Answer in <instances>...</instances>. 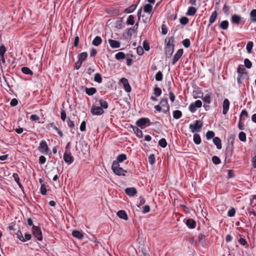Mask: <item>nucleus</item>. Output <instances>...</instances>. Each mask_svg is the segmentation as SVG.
Wrapping results in <instances>:
<instances>
[{"instance_id":"nucleus-7","label":"nucleus","mask_w":256,"mask_h":256,"mask_svg":"<svg viewBox=\"0 0 256 256\" xmlns=\"http://www.w3.org/2000/svg\"><path fill=\"white\" fill-rule=\"evenodd\" d=\"M32 234L38 240L42 241V232L40 226H33Z\"/></svg>"},{"instance_id":"nucleus-35","label":"nucleus","mask_w":256,"mask_h":256,"mask_svg":"<svg viewBox=\"0 0 256 256\" xmlns=\"http://www.w3.org/2000/svg\"><path fill=\"white\" fill-rule=\"evenodd\" d=\"M237 72L238 74L242 75V74H247L246 68L244 67L243 65H239L237 68Z\"/></svg>"},{"instance_id":"nucleus-22","label":"nucleus","mask_w":256,"mask_h":256,"mask_svg":"<svg viewBox=\"0 0 256 256\" xmlns=\"http://www.w3.org/2000/svg\"><path fill=\"white\" fill-rule=\"evenodd\" d=\"M131 128H132L134 134L139 138H142L143 137V134L142 131L136 126L131 125Z\"/></svg>"},{"instance_id":"nucleus-11","label":"nucleus","mask_w":256,"mask_h":256,"mask_svg":"<svg viewBox=\"0 0 256 256\" xmlns=\"http://www.w3.org/2000/svg\"><path fill=\"white\" fill-rule=\"evenodd\" d=\"M64 160L66 162L69 164H72L74 161V158L72 156L70 152L64 153Z\"/></svg>"},{"instance_id":"nucleus-43","label":"nucleus","mask_w":256,"mask_h":256,"mask_svg":"<svg viewBox=\"0 0 256 256\" xmlns=\"http://www.w3.org/2000/svg\"><path fill=\"white\" fill-rule=\"evenodd\" d=\"M94 80L98 83L102 82V78L100 73H96L94 75Z\"/></svg>"},{"instance_id":"nucleus-41","label":"nucleus","mask_w":256,"mask_h":256,"mask_svg":"<svg viewBox=\"0 0 256 256\" xmlns=\"http://www.w3.org/2000/svg\"><path fill=\"white\" fill-rule=\"evenodd\" d=\"M124 27V24L122 20H118L116 22V28L118 29H122Z\"/></svg>"},{"instance_id":"nucleus-42","label":"nucleus","mask_w":256,"mask_h":256,"mask_svg":"<svg viewBox=\"0 0 256 256\" xmlns=\"http://www.w3.org/2000/svg\"><path fill=\"white\" fill-rule=\"evenodd\" d=\"M128 25H133L134 24V17L132 15H130L126 20Z\"/></svg>"},{"instance_id":"nucleus-61","label":"nucleus","mask_w":256,"mask_h":256,"mask_svg":"<svg viewBox=\"0 0 256 256\" xmlns=\"http://www.w3.org/2000/svg\"><path fill=\"white\" fill-rule=\"evenodd\" d=\"M136 52L139 56L142 55L144 53L143 48L140 46H138L136 48Z\"/></svg>"},{"instance_id":"nucleus-56","label":"nucleus","mask_w":256,"mask_h":256,"mask_svg":"<svg viewBox=\"0 0 256 256\" xmlns=\"http://www.w3.org/2000/svg\"><path fill=\"white\" fill-rule=\"evenodd\" d=\"M156 162L155 156L154 154H151L148 156V162L150 164H153Z\"/></svg>"},{"instance_id":"nucleus-60","label":"nucleus","mask_w":256,"mask_h":256,"mask_svg":"<svg viewBox=\"0 0 256 256\" xmlns=\"http://www.w3.org/2000/svg\"><path fill=\"white\" fill-rule=\"evenodd\" d=\"M40 193L42 195H45L46 193V186L44 184H41Z\"/></svg>"},{"instance_id":"nucleus-44","label":"nucleus","mask_w":256,"mask_h":256,"mask_svg":"<svg viewBox=\"0 0 256 256\" xmlns=\"http://www.w3.org/2000/svg\"><path fill=\"white\" fill-rule=\"evenodd\" d=\"M254 44L252 42H249L246 44V49L247 52L248 54H250L252 52V48L253 47Z\"/></svg>"},{"instance_id":"nucleus-37","label":"nucleus","mask_w":256,"mask_h":256,"mask_svg":"<svg viewBox=\"0 0 256 256\" xmlns=\"http://www.w3.org/2000/svg\"><path fill=\"white\" fill-rule=\"evenodd\" d=\"M126 58V54L123 52H118L115 55V58L117 60H122Z\"/></svg>"},{"instance_id":"nucleus-32","label":"nucleus","mask_w":256,"mask_h":256,"mask_svg":"<svg viewBox=\"0 0 256 256\" xmlns=\"http://www.w3.org/2000/svg\"><path fill=\"white\" fill-rule=\"evenodd\" d=\"M228 26H229L228 22L226 20H224L222 21L220 23V24L219 25V27L221 29L225 30L228 29Z\"/></svg>"},{"instance_id":"nucleus-54","label":"nucleus","mask_w":256,"mask_h":256,"mask_svg":"<svg viewBox=\"0 0 256 256\" xmlns=\"http://www.w3.org/2000/svg\"><path fill=\"white\" fill-rule=\"evenodd\" d=\"M182 43L184 46L186 48H188L190 46V42L188 38H186L183 40Z\"/></svg>"},{"instance_id":"nucleus-48","label":"nucleus","mask_w":256,"mask_h":256,"mask_svg":"<svg viewBox=\"0 0 256 256\" xmlns=\"http://www.w3.org/2000/svg\"><path fill=\"white\" fill-rule=\"evenodd\" d=\"M154 94L156 96H159L162 94V90L160 88L157 87L156 86L154 89Z\"/></svg>"},{"instance_id":"nucleus-4","label":"nucleus","mask_w":256,"mask_h":256,"mask_svg":"<svg viewBox=\"0 0 256 256\" xmlns=\"http://www.w3.org/2000/svg\"><path fill=\"white\" fill-rule=\"evenodd\" d=\"M203 126V122L200 120H196L193 124H190L189 128L192 133L199 132Z\"/></svg>"},{"instance_id":"nucleus-8","label":"nucleus","mask_w":256,"mask_h":256,"mask_svg":"<svg viewBox=\"0 0 256 256\" xmlns=\"http://www.w3.org/2000/svg\"><path fill=\"white\" fill-rule=\"evenodd\" d=\"M90 112L94 116H100L104 114V110L101 107L93 104L90 108Z\"/></svg>"},{"instance_id":"nucleus-46","label":"nucleus","mask_w":256,"mask_h":256,"mask_svg":"<svg viewBox=\"0 0 256 256\" xmlns=\"http://www.w3.org/2000/svg\"><path fill=\"white\" fill-rule=\"evenodd\" d=\"M189 21L188 18L186 16H182L180 19V22L182 25H186L188 24Z\"/></svg>"},{"instance_id":"nucleus-59","label":"nucleus","mask_w":256,"mask_h":256,"mask_svg":"<svg viewBox=\"0 0 256 256\" xmlns=\"http://www.w3.org/2000/svg\"><path fill=\"white\" fill-rule=\"evenodd\" d=\"M247 211L250 215H252L253 216L251 217V218L254 220V217L256 216V213L254 212V210L251 208H248L247 209Z\"/></svg>"},{"instance_id":"nucleus-38","label":"nucleus","mask_w":256,"mask_h":256,"mask_svg":"<svg viewBox=\"0 0 256 256\" xmlns=\"http://www.w3.org/2000/svg\"><path fill=\"white\" fill-rule=\"evenodd\" d=\"M137 4L131 5L129 7L125 9L124 12L126 13H132L136 10V8L137 7Z\"/></svg>"},{"instance_id":"nucleus-6","label":"nucleus","mask_w":256,"mask_h":256,"mask_svg":"<svg viewBox=\"0 0 256 256\" xmlns=\"http://www.w3.org/2000/svg\"><path fill=\"white\" fill-rule=\"evenodd\" d=\"M38 150L42 154H48L49 152V148L46 142L44 140L41 141Z\"/></svg>"},{"instance_id":"nucleus-29","label":"nucleus","mask_w":256,"mask_h":256,"mask_svg":"<svg viewBox=\"0 0 256 256\" xmlns=\"http://www.w3.org/2000/svg\"><path fill=\"white\" fill-rule=\"evenodd\" d=\"M102 42V38L99 36H96L95 37V38L93 40L92 42V44L94 45V46H98Z\"/></svg>"},{"instance_id":"nucleus-14","label":"nucleus","mask_w":256,"mask_h":256,"mask_svg":"<svg viewBox=\"0 0 256 256\" xmlns=\"http://www.w3.org/2000/svg\"><path fill=\"white\" fill-rule=\"evenodd\" d=\"M193 97L194 98H201L203 94L201 90V89L198 87H194V89L192 92Z\"/></svg>"},{"instance_id":"nucleus-45","label":"nucleus","mask_w":256,"mask_h":256,"mask_svg":"<svg viewBox=\"0 0 256 256\" xmlns=\"http://www.w3.org/2000/svg\"><path fill=\"white\" fill-rule=\"evenodd\" d=\"M158 144L163 148H165L167 146V142L165 138H162L158 141Z\"/></svg>"},{"instance_id":"nucleus-53","label":"nucleus","mask_w":256,"mask_h":256,"mask_svg":"<svg viewBox=\"0 0 256 256\" xmlns=\"http://www.w3.org/2000/svg\"><path fill=\"white\" fill-rule=\"evenodd\" d=\"M244 66L248 68H250L252 66V63L248 58L244 59Z\"/></svg>"},{"instance_id":"nucleus-5","label":"nucleus","mask_w":256,"mask_h":256,"mask_svg":"<svg viewBox=\"0 0 256 256\" xmlns=\"http://www.w3.org/2000/svg\"><path fill=\"white\" fill-rule=\"evenodd\" d=\"M136 125L141 128H144L146 126L150 125V122L148 118H142L138 119L136 123Z\"/></svg>"},{"instance_id":"nucleus-18","label":"nucleus","mask_w":256,"mask_h":256,"mask_svg":"<svg viewBox=\"0 0 256 256\" xmlns=\"http://www.w3.org/2000/svg\"><path fill=\"white\" fill-rule=\"evenodd\" d=\"M108 41L112 48H119L120 46V43L117 40H114L112 39H109Z\"/></svg>"},{"instance_id":"nucleus-1","label":"nucleus","mask_w":256,"mask_h":256,"mask_svg":"<svg viewBox=\"0 0 256 256\" xmlns=\"http://www.w3.org/2000/svg\"><path fill=\"white\" fill-rule=\"evenodd\" d=\"M174 36H170L168 38V42H167L166 38L165 40V42L166 43V46L165 48V54L166 58H170L173 54L174 47Z\"/></svg>"},{"instance_id":"nucleus-30","label":"nucleus","mask_w":256,"mask_h":256,"mask_svg":"<svg viewBox=\"0 0 256 256\" xmlns=\"http://www.w3.org/2000/svg\"><path fill=\"white\" fill-rule=\"evenodd\" d=\"M98 102L100 106V107H101L102 108L106 109L108 108V104L106 100H104L102 98H100Z\"/></svg>"},{"instance_id":"nucleus-17","label":"nucleus","mask_w":256,"mask_h":256,"mask_svg":"<svg viewBox=\"0 0 256 256\" xmlns=\"http://www.w3.org/2000/svg\"><path fill=\"white\" fill-rule=\"evenodd\" d=\"M233 149L234 148L232 146H230V145L228 144L226 149L225 155H226V159L228 158H231L232 156L233 153Z\"/></svg>"},{"instance_id":"nucleus-9","label":"nucleus","mask_w":256,"mask_h":256,"mask_svg":"<svg viewBox=\"0 0 256 256\" xmlns=\"http://www.w3.org/2000/svg\"><path fill=\"white\" fill-rule=\"evenodd\" d=\"M231 22L233 24L237 26L241 24H244V21L242 20V18L237 14H234L232 16Z\"/></svg>"},{"instance_id":"nucleus-36","label":"nucleus","mask_w":256,"mask_h":256,"mask_svg":"<svg viewBox=\"0 0 256 256\" xmlns=\"http://www.w3.org/2000/svg\"><path fill=\"white\" fill-rule=\"evenodd\" d=\"M250 20L253 22H256V9L251 10L250 14Z\"/></svg>"},{"instance_id":"nucleus-15","label":"nucleus","mask_w":256,"mask_h":256,"mask_svg":"<svg viewBox=\"0 0 256 256\" xmlns=\"http://www.w3.org/2000/svg\"><path fill=\"white\" fill-rule=\"evenodd\" d=\"M125 193L129 196H134L137 193V190L134 188H128L124 190Z\"/></svg>"},{"instance_id":"nucleus-20","label":"nucleus","mask_w":256,"mask_h":256,"mask_svg":"<svg viewBox=\"0 0 256 256\" xmlns=\"http://www.w3.org/2000/svg\"><path fill=\"white\" fill-rule=\"evenodd\" d=\"M116 214H117V216L121 219H123L124 220H128V214H127L126 212V211L124 210H118Z\"/></svg>"},{"instance_id":"nucleus-58","label":"nucleus","mask_w":256,"mask_h":256,"mask_svg":"<svg viewBox=\"0 0 256 256\" xmlns=\"http://www.w3.org/2000/svg\"><path fill=\"white\" fill-rule=\"evenodd\" d=\"M143 49L146 51H148L150 49V44L147 40H144L143 42Z\"/></svg>"},{"instance_id":"nucleus-16","label":"nucleus","mask_w":256,"mask_h":256,"mask_svg":"<svg viewBox=\"0 0 256 256\" xmlns=\"http://www.w3.org/2000/svg\"><path fill=\"white\" fill-rule=\"evenodd\" d=\"M186 226L190 229H193L196 226V222L192 218H188L186 221Z\"/></svg>"},{"instance_id":"nucleus-63","label":"nucleus","mask_w":256,"mask_h":256,"mask_svg":"<svg viewBox=\"0 0 256 256\" xmlns=\"http://www.w3.org/2000/svg\"><path fill=\"white\" fill-rule=\"evenodd\" d=\"M80 130L81 132H84L86 130V122L85 121L82 122L80 124Z\"/></svg>"},{"instance_id":"nucleus-51","label":"nucleus","mask_w":256,"mask_h":256,"mask_svg":"<svg viewBox=\"0 0 256 256\" xmlns=\"http://www.w3.org/2000/svg\"><path fill=\"white\" fill-rule=\"evenodd\" d=\"M214 132L213 131L208 130L206 133V138L207 140H210L212 138H214Z\"/></svg>"},{"instance_id":"nucleus-50","label":"nucleus","mask_w":256,"mask_h":256,"mask_svg":"<svg viewBox=\"0 0 256 256\" xmlns=\"http://www.w3.org/2000/svg\"><path fill=\"white\" fill-rule=\"evenodd\" d=\"M212 162L215 164H218L221 162L220 158L217 156H213L212 158Z\"/></svg>"},{"instance_id":"nucleus-21","label":"nucleus","mask_w":256,"mask_h":256,"mask_svg":"<svg viewBox=\"0 0 256 256\" xmlns=\"http://www.w3.org/2000/svg\"><path fill=\"white\" fill-rule=\"evenodd\" d=\"M12 177L14 178V180L16 181V182L18 184V186L22 190H24V188L22 186V185L21 184L20 182V178H19V176L17 173H14L12 174Z\"/></svg>"},{"instance_id":"nucleus-49","label":"nucleus","mask_w":256,"mask_h":256,"mask_svg":"<svg viewBox=\"0 0 256 256\" xmlns=\"http://www.w3.org/2000/svg\"><path fill=\"white\" fill-rule=\"evenodd\" d=\"M163 78V74L160 71H158L156 74L155 78L157 81H162Z\"/></svg>"},{"instance_id":"nucleus-24","label":"nucleus","mask_w":256,"mask_h":256,"mask_svg":"<svg viewBox=\"0 0 256 256\" xmlns=\"http://www.w3.org/2000/svg\"><path fill=\"white\" fill-rule=\"evenodd\" d=\"M217 15L218 14L216 11H214L212 12L209 20V24H208V27H210L211 26V24L215 22L217 18Z\"/></svg>"},{"instance_id":"nucleus-23","label":"nucleus","mask_w":256,"mask_h":256,"mask_svg":"<svg viewBox=\"0 0 256 256\" xmlns=\"http://www.w3.org/2000/svg\"><path fill=\"white\" fill-rule=\"evenodd\" d=\"M143 10L144 12L146 13L153 14L152 6L150 4H145L143 7Z\"/></svg>"},{"instance_id":"nucleus-40","label":"nucleus","mask_w":256,"mask_h":256,"mask_svg":"<svg viewBox=\"0 0 256 256\" xmlns=\"http://www.w3.org/2000/svg\"><path fill=\"white\" fill-rule=\"evenodd\" d=\"M201 138L198 134H194V142L196 144H199L201 142Z\"/></svg>"},{"instance_id":"nucleus-2","label":"nucleus","mask_w":256,"mask_h":256,"mask_svg":"<svg viewBox=\"0 0 256 256\" xmlns=\"http://www.w3.org/2000/svg\"><path fill=\"white\" fill-rule=\"evenodd\" d=\"M154 108L159 112H162L164 114H166L170 110L168 98H166L162 99L160 104L154 106Z\"/></svg>"},{"instance_id":"nucleus-64","label":"nucleus","mask_w":256,"mask_h":256,"mask_svg":"<svg viewBox=\"0 0 256 256\" xmlns=\"http://www.w3.org/2000/svg\"><path fill=\"white\" fill-rule=\"evenodd\" d=\"M238 242L243 246H246L248 244L246 240L243 238H240L238 240Z\"/></svg>"},{"instance_id":"nucleus-19","label":"nucleus","mask_w":256,"mask_h":256,"mask_svg":"<svg viewBox=\"0 0 256 256\" xmlns=\"http://www.w3.org/2000/svg\"><path fill=\"white\" fill-rule=\"evenodd\" d=\"M212 94L209 92L206 94L204 96H202L201 98L204 102V104H210L212 102Z\"/></svg>"},{"instance_id":"nucleus-39","label":"nucleus","mask_w":256,"mask_h":256,"mask_svg":"<svg viewBox=\"0 0 256 256\" xmlns=\"http://www.w3.org/2000/svg\"><path fill=\"white\" fill-rule=\"evenodd\" d=\"M182 116V112L179 110H176L173 112V117L175 119H179Z\"/></svg>"},{"instance_id":"nucleus-31","label":"nucleus","mask_w":256,"mask_h":256,"mask_svg":"<svg viewBox=\"0 0 256 256\" xmlns=\"http://www.w3.org/2000/svg\"><path fill=\"white\" fill-rule=\"evenodd\" d=\"M86 92L88 96H92L96 92V89L95 88H86Z\"/></svg>"},{"instance_id":"nucleus-33","label":"nucleus","mask_w":256,"mask_h":256,"mask_svg":"<svg viewBox=\"0 0 256 256\" xmlns=\"http://www.w3.org/2000/svg\"><path fill=\"white\" fill-rule=\"evenodd\" d=\"M78 60L82 62L86 59L88 57V54L86 52H82L78 55Z\"/></svg>"},{"instance_id":"nucleus-52","label":"nucleus","mask_w":256,"mask_h":256,"mask_svg":"<svg viewBox=\"0 0 256 256\" xmlns=\"http://www.w3.org/2000/svg\"><path fill=\"white\" fill-rule=\"evenodd\" d=\"M236 214V210L234 208H231L228 212V216L229 217L234 216Z\"/></svg>"},{"instance_id":"nucleus-62","label":"nucleus","mask_w":256,"mask_h":256,"mask_svg":"<svg viewBox=\"0 0 256 256\" xmlns=\"http://www.w3.org/2000/svg\"><path fill=\"white\" fill-rule=\"evenodd\" d=\"M16 236H17V237L22 242V240H24V236H23V234H22V232H21V231L20 230H18L16 234Z\"/></svg>"},{"instance_id":"nucleus-25","label":"nucleus","mask_w":256,"mask_h":256,"mask_svg":"<svg viewBox=\"0 0 256 256\" xmlns=\"http://www.w3.org/2000/svg\"><path fill=\"white\" fill-rule=\"evenodd\" d=\"M72 236L74 237L78 238V240H82L84 237V234L82 232L76 230H74L72 232Z\"/></svg>"},{"instance_id":"nucleus-55","label":"nucleus","mask_w":256,"mask_h":256,"mask_svg":"<svg viewBox=\"0 0 256 256\" xmlns=\"http://www.w3.org/2000/svg\"><path fill=\"white\" fill-rule=\"evenodd\" d=\"M206 238V236L204 234H200L198 236V240L200 243L201 244H203L204 242V240Z\"/></svg>"},{"instance_id":"nucleus-10","label":"nucleus","mask_w":256,"mask_h":256,"mask_svg":"<svg viewBox=\"0 0 256 256\" xmlns=\"http://www.w3.org/2000/svg\"><path fill=\"white\" fill-rule=\"evenodd\" d=\"M202 106V102L200 100H196L194 102L190 104L188 107L190 111L193 113L194 112L197 108H200Z\"/></svg>"},{"instance_id":"nucleus-47","label":"nucleus","mask_w":256,"mask_h":256,"mask_svg":"<svg viewBox=\"0 0 256 256\" xmlns=\"http://www.w3.org/2000/svg\"><path fill=\"white\" fill-rule=\"evenodd\" d=\"M238 138L240 141L243 142H246V134L243 132H240L238 134Z\"/></svg>"},{"instance_id":"nucleus-26","label":"nucleus","mask_w":256,"mask_h":256,"mask_svg":"<svg viewBox=\"0 0 256 256\" xmlns=\"http://www.w3.org/2000/svg\"><path fill=\"white\" fill-rule=\"evenodd\" d=\"M213 142L216 146V148L218 150L222 148L221 140L218 137H214L213 138Z\"/></svg>"},{"instance_id":"nucleus-57","label":"nucleus","mask_w":256,"mask_h":256,"mask_svg":"<svg viewBox=\"0 0 256 256\" xmlns=\"http://www.w3.org/2000/svg\"><path fill=\"white\" fill-rule=\"evenodd\" d=\"M6 48L4 44H2L0 46V56L4 55L6 52Z\"/></svg>"},{"instance_id":"nucleus-27","label":"nucleus","mask_w":256,"mask_h":256,"mask_svg":"<svg viewBox=\"0 0 256 256\" xmlns=\"http://www.w3.org/2000/svg\"><path fill=\"white\" fill-rule=\"evenodd\" d=\"M127 158L126 155L124 154H119L116 157V160H114V162H118V164H120V162H122L124 160H126Z\"/></svg>"},{"instance_id":"nucleus-34","label":"nucleus","mask_w":256,"mask_h":256,"mask_svg":"<svg viewBox=\"0 0 256 256\" xmlns=\"http://www.w3.org/2000/svg\"><path fill=\"white\" fill-rule=\"evenodd\" d=\"M21 70L25 74H29L32 76L34 74L32 71L31 70L30 68L26 66L22 67L21 68Z\"/></svg>"},{"instance_id":"nucleus-3","label":"nucleus","mask_w":256,"mask_h":256,"mask_svg":"<svg viewBox=\"0 0 256 256\" xmlns=\"http://www.w3.org/2000/svg\"><path fill=\"white\" fill-rule=\"evenodd\" d=\"M112 169L116 175L119 176H125L126 173L127 172L126 170H125L120 167V164H118V162H113L112 166Z\"/></svg>"},{"instance_id":"nucleus-28","label":"nucleus","mask_w":256,"mask_h":256,"mask_svg":"<svg viewBox=\"0 0 256 256\" xmlns=\"http://www.w3.org/2000/svg\"><path fill=\"white\" fill-rule=\"evenodd\" d=\"M196 8L194 6H190L186 13L187 16H192L194 15L196 12Z\"/></svg>"},{"instance_id":"nucleus-13","label":"nucleus","mask_w":256,"mask_h":256,"mask_svg":"<svg viewBox=\"0 0 256 256\" xmlns=\"http://www.w3.org/2000/svg\"><path fill=\"white\" fill-rule=\"evenodd\" d=\"M230 102L228 98H225L222 104V114H226L229 110Z\"/></svg>"},{"instance_id":"nucleus-12","label":"nucleus","mask_w":256,"mask_h":256,"mask_svg":"<svg viewBox=\"0 0 256 256\" xmlns=\"http://www.w3.org/2000/svg\"><path fill=\"white\" fill-rule=\"evenodd\" d=\"M184 50L182 49H179L176 52V54L174 55L172 61V64L174 65L175 64L178 60L182 56L183 54Z\"/></svg>"}]
</instances>
